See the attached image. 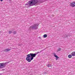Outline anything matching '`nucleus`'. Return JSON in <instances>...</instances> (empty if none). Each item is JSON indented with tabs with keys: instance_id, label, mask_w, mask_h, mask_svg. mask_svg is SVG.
Returning a JSON list of instances; mask_svg holds the SVG:
<instances>
[{
	"instance_id": "f257e3e1",
	"label": "nucleus",
	"mask_w": 75,
	"mask_h": 75,
	"mask_svg": "<svg viewBox=\"0 0 75 75\" xmlns=\"http://www.w3.org/2000/svg\"><path fill=\"white\" fill-rule=\"evenodd\" d=\"M42 1L41 0H31L29 1L28 3L25 4V6H28L27 7H30V6H35V4L38 3H41Z\"/></svg>"
},
{
	"instance_id": "f03ea898",
	"label": "nucleus",
	"mask_w": 75,
	"mask_h": 75,
	"mask_svg": "<svg viewBox=\"0 0 75 75\" xmlns=\"http://www.w3.org/2000/svg\"><path fill=\"white\" fill-rule=\"evenodd\" d=\"M36 55L37 54L35 53H30L27 55V57L26 58V59L28 62H30L31 60H33Z\"/></svg>"
},
{
	"instance_id": "7ed1b4c3",
	"label": "nucleus",
	"mask_w": 75,
	"mask_h": 75,
	"mask_svg": "<svg viewBox=\"0 0 75 75\" xmlns=\"http://www.w3.org/2000/svg\"><path fill=\"white\" fill-rule=\"evenodd\" d=\"M39 25L38 23H35L30 26L29 28V31H31L32 30H37L38 28V26Z\"/></svg>"
},
{
	"instance_id": "20e7f679",
	"label": "nucleus",
	"mask_w": 75,
	"mask_h": 75,
	"mask_svg": "<svg viewBox=\"0 0 75 75\" xmlns=\"http://www.w3.org/2000/svg\"><path fill=\"white\" fill-rule=\"evenodd\" d=\"M10 62H8L6 63H0V68H3L6 67V64H8Z\"/></svg>"
},
{
	"instance_id": "39448f33",
	"label": "nucleus",
	"mask_w": 75,
	"mask_h": 75,
	"mask_svg": "<svg viewBox=\"0 0 75 75\" xmlns=\"http://www.w3.org/2000/svg\"><path fill=\"white\" fill-rule=\"evenodd\" d=\"M70 6H71V7H75V5L74 4V3H73V2H72V3H70Z\"/></svg>"
},
{
	"instance_id": "423d86ee",
	"label": "nucleus",
	"mask_w": 75,
	"mask_h": 75,
	"mask_svg": "<svg viewBox=\"0 0 75 75\" xmlns=\"http://www.w3.org/2000/svg\"><path fill=\"white\" fill-rule=\"evenodd\" d=\"M11 50L10 49H7L3 50L4 52H8L9 51H10Z\"/></svg>"
},
{
	"instance_id": "0eeeda50",
	"label": "nucleus",
	"mask_w": 75,
	"mask_h": 75,
	"mask_svg": "<svg viewBox=\"0 0 75 75\" xmlns=\"http://www.w3.org/2000/svg\"><path fill=\"white\" fill-rule=\"evenodd\" d=\"M54 57H56V60H57L59 58V57H58L57 55H56L55 54H54Z\"/></svg>"
},
{
	"instance_id": "6e6552de",
	"label": "nucleus",
	"mask_w": 75,
	"mask_h": 75,
	"mask_svg": "<svg viewBox=\"0 0 75 75\" xmlns=\"http://www.w3.org/2000/svg\"><path fill=\"white\" fill-rule=\"evenodd\" d=\"M71 55L72 56H73V57H75V52H72L71 53Z\"/></svg>"
},
{
	"instance_id": "1a4fd4ad",
	"label": "nucleus",
	"mask_w": 75,
	"mask_h": 75,
	"mask_svg": "<svg viewBox=\"0 0 75 75\" xmlns=\"http://www.w3.org/2000/svg\"><path fill=\"white\" fill-rule=\"evenodd\" d=\"M64 36L65 37V38L66 37H68V36L70 37V35L69 34H67V35H64Z\"/></svg>"
},
{
	"instance_id": "9d476101",
	"label": "nucleus",
	"mask_w": 75,
	"mask_h": 75,
	"mask_svg": "<svg viewBox=\"0 0 75 75\" xmlns=\"http://www.w3.org/2000/svg\"><path fill=\"white\" fill-rule=\"evenodd\" d=\"M13 31H14V30H11V31L10 30L9 31V34H11L13 33Z\"/></svg>"
},
{
	"instance_id": "9b49d317",
	"label": "nucleus",
	"mask_w": 75,
	"mask_h": 75,
	"mask_svg": "<svg viewBox=\"0 0 75 75\" xmlns=\"http://www.w3.org/2000/svg\"><path fill=\"white\" fill-rule=\"evenodd\" d=\"M43 36L44 38H46V37H47V34H45L43 35Z\"/></svg>"
},
{
	"instance_id": "f8f14e48",
	"label": "nucleus",
	"mask_w": 75,
	"mask_h": 75,
	"mask_svg": "<svg viewBox=\"0 0 75 75\" xmlns=\"http://www.w3.org/2000/svg\"><path fill=\"white\" fill-rule=\"evenodd\" d=\"M68 57L69 58H72V55H71V54H69L68 56Z\"/></svg>"
},
{
	"instance_id": "ddd939ff",
	"label": "nucleus",
	"mask_w": 75,
	"mask_h": 75,
	"mask_svg": "<svg viewBox=\"0 0 75 75\" xmlns=\"http://www.w3.org/2000/svg\"><path fill=\"white\" fill-rule=\"evenodd\" d=\"M61 50V48H59L57 51V52H58V51H59Z\"/></svg>"
},
{
	"instance_id": "4468645a",
	"label": "nucleus",
	"mask_w": 75,
	"mask_h": 75,
	"mask_svg": "<svg viewBox=\"0 0 75 75\" xmlns=\"http://www.w3.org/2000/svg\"><path fill=\"white\" fill-rule=\"evenodd\" d=\"M42 51H43V50H42L41 51H40V52H37L36 54L35 53V54H36V55H37V54H39V53H41V52H42Z\"/></svg>"
},
{
	"instance_id": "2eb2a0df",
	"label": "nucleus",
	"mask_w": 75,
	"mask_h": 75,
	"mask_svg": "<svg viewBox=\"0 0 75 75\" xmlns=\"http://www.w3.org/2000/svg\"><path fill=\"white\" fill-rule=\"evenodd\" d=\"M14 34H16V33H17V31H15L13 32V33Z\"/></svg>"
},
{
	"instance_id": "dca6fc26",
	"label": "nucleus",
	"mask_w": 75,
	"mask_h": 75,
	"mask_svg": "<svg viewBox=\"0 0 75 75\" xmlns=\"http://www.w3.org/2000/svg\"><path fill=\"white\" fill-rule=\"evenodd\" d=\"M47 67H50V64H48V65H47Z\"/></svg>"
},
{
	"instance_id": "f3484780",
	"label": "nucleus",
	"mask_w": 75,
	"mask_h": 75,
	"mask_svg": "<svg viewBox=\"0 0 75 75\" xmlns=\"http://www.w3.org/2000/svg\"><path fill=\"white\" fill-rule=\"evenodd\" d=\"M73 3H74V4H75V1H73Z\"/></svg>"
},
{
	"instance_id": "a211bd4d",
	"label": "nucleus",
	"mask_w": 75,
	"mask_h": 75,
	"mask_svg": "<svg viewBox=\"0 0 75 75\" xmlns=\"http://www.w3.org/2000/svg\"><path fill=\"white\" fill-rule=\"evenodd\" d=\"M39 38H40V39H41V37H39Z\"/></svg>"
},
{
	"instance_id": "6ab92c4d",
	"label": "nucleus",
	"mask_w": 75,
	"mask_h": 75,
	"mask_svg": "<svg viewBox=\"0 0 75 75\" xmlns=\"http://www.w3.org/2000/svg\"><path fill=\"white\" fill-rule=\"evenodd\" d=\"M3 0H0V1H3Z\"/></svg>"
},
{
	"instance_id": "aec40b11",
	"label": "nucleus",
	"mask_w": 75,
	"mask_h": 75,
	"mask_svg": "<svg viewBox=\"0 0 75 75\" xmlns=\"http://www.w3.org/2000/svg\"><path fill=\"white\" fill-rule=\"evenodd\" d=\"M11 0H9V1H11Z\"/></svg>"
}]
</instances>
